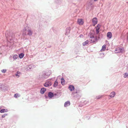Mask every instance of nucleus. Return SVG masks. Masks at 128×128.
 I'll list each match as a JSON object with an SVG mask.
<instances>
[{
  "label": "nucleus",
  "mask_w": 128,
  "mask_h": 128,
  "mask_svg": "<svg viewBox=\"0 0 128 128\" xmlns=\"http://www.w3.org/2000/svg\"><path fill=\"white\" fill-rule=\"evenodd\" d=\"M89 36L90 37V40L91 43H93L96 42L97 40V38L96 36L93 34L90 33Z\"/></svg>",
  "instance_id": "1"
},
{
  "label": "nucleus",
  "mask_w": 128,
  "mask_h": 128,
  "mask_svg": "<svg viewBox=\"0 0 128 128\" xmlns=\"http://www.w3.org/2000/svg\"><path fill=\"white\" fill-rule=\"evenodd\" d=\"M123 50V48H121L120 47H118L115 50V53H118L122 52Z\"/></svg>",
  "instance_id": "2"
},
{
  "label": "nucleus",
  "mask_w": 128,
  "mask_h": 128,
  "mask_svg": "<svg viewBox=\"0 0 128 128\" xmlns=\"http://www.w3.org/2000/svg\"><path fill=\"white\" fill-rule=\"evenodd\" d=\"M100 26L99 24H98L95 27V28H96V34H98L99 32V30L100 29Z\"/></svg>",
  "instance_id": "3"
},
{
  "label": "nucleus",
  "mask_w": 128,
  "mask_h": 128,
  "mask_svg": "<svg viewBox=\"0 0 128 128\" xmlns=\"http://www.w3.org/2000/svg\"><path fill=\"white\" fill-rule=\"evenodd\" d=\"M93 26H94L98 22L97 19L96 18H94L92 20Z\"/></svg>",
  "instance_id": "4"
},
{
  "label": "nucleus",
  "mask_w": 128,
  "mask_h": 128,
  "mask_svg": "<svg viewBox=\"0 0 128 128\" xmlns=\"http://www.w3.org/2000/svg\"><path fill=\"white\" fill-rule=\"evenodd\" d=\"M77 23L79 25H82L84 23L83 20L81 19H78L77 21Z\"/></svg>",
  "instance_id": "5"
},
{
  "label": "nucleus",
  "mask_w": 128,
  "mask_h": 128,
  "mask_svg": "<svg viewBox=\"0 0 128 128\" xmlns=\"http://www.w3.org/2000/svg\"><path fill=\"white\" fill-rule=\"evenodd\" d=\"M52 84L51 82H46L44 84V85L45 86L47 87L48 86H50Z\"/></svg>",
  "instance_id": "6"
},
{
  "label": "nucleus",
  "mask_w": 128,
  "mask_h": 128,
  "mask_svg": "<svg viewBox=\"0 0 128 128\" xmlns=\"http://www.w3.org/2000/svg\"><path fill=\"white\" fill-rule=\"evenodd\" d=\"M106 44H104L103 45L101 49L100 50L101 52H102L106 50Z\"/></svg>",
  "instance_id": "7"
},
{
  "label": "nucleus",
  "mask_w": 128,
  "mask_h": 128,
  "mask_svg": "<svg viewBox=\"0 0 128 128\" xmlns=\"http://www.w3.org/2000/svg\"><path fill=\"white\" fill-rule=\"evenodd\" d=\"M107 36L109 38H111L112 36V33L110 32H108L107 34Z\"/></svg>",
  "instance_id": "8"
},
{
  "label": "nucleus",
  "mask_w": 128,
  "mask_h": 128,
  "mask_svg": "<svg viewBox=\"0 0 128 128\" xmlns=\"http://www.w3.org/2000/svg\"><path fill=\"white\" fill-rule=\"evenodd\" d=\"M116 94L115 92H112L110 94L109 96L111 98H113L115 95Z\"/></svg>",
  "instance_id": "9"
},
{
  "label": "nucleus",
  "mask_w": 128,
  "mask_h": 128,
  "mask_svg": "<svg viewBox=\"0 0 128 128\" xmlns=\"http://www.w3.org/2000/svg\"><path fill=\"white\" fill-rule=\"evenodd\" d=\"M69 90L71 91H72L74 90V87L72 85H70L68 87Z\"/></svg>",
  "instance_id": "10"
},
{
  "label": "nucleus",
  "mask_w": 128,
  "mask_h": 128,
  "mask_svg": "<svg viewBox=\"0 0 128 128\" xmlns=\"http://www.w3.org/2000/svg\"><path fill=\"white\" fill-rule=\"evenodd\" d=\"M54 96V95L51 92H49L48 93V96L50 98H52V97H53Z\"/></svg>",
  "instance_id": "11"
},
{
  "label": "nucleus",
  "mask_w": 128,
  "mask_h": 128,
  "mask_svg": "<svg viewBox=\"0 0 128 128\" xmlns=\"http://www.w3.org/2000/svg\"><path fill=\"white\" fill-rule=\"evenodd\" d=\"M70 102L69 101H67L65 102L64 104V106L65 107H67L70 105Z\"/></svg>",
  "instance_id": "12"
},
{
  "label": "nucleus",
  "mask_w": 128,
  "mask_h": 128,
  "mask_svg": "<svg viewBox=\"0 0 128 128\" xmlns=\"http://www.w3.org/2000/svg\"><path fill=\"white\" fill-rule=\"evenodd\" d=\"M46 89L44 88H42L40 90V93L41 94H43L46 91Z\"/></svg>",
  "instance_id": "13"
},
{
  "label": "nucleus",
  "mask_w": 128,
  "mask_h": 128,
  "mask_svg": "<svg viewBox=\"0 0 128 128\" xmlns=\"http://www.w3.org/2000/svg\"><path fill=\"white\" fill-rule=\"evenodd\" d=\"M8 111V110L7 109H2L0 111V112L1 113H3L4 112H7Z\"/></svg>",
  "instance_id": "14"
},
{
  "label": "nucleus",
  "mask_w": 128,
  "mask_h": 128,
  "mask_svg": "<svg viewBox=\"0 0 128 128\" xmlns=\"http://www.w3.org/2000/svg\"><path fill=\"white\" fill-rule=\"evenodd\" d=\"M24 56V54L23 53H21L19 55V56L20 58H22Z\"/></svg>",
  "instance_id": "15"
},
{
  "label": "nucleus",
  "mask_w": 128,
  "mask_h": 128,
  "mask_svg": "<svg viewBox=\"0 0 128 128\" xmlns=\"http://www.w3.org/2000/svg\"><path fill=\"white\" fill-rule=\"evenodd\" d=\"M61 82L62 85H64L65 84V80L63 78H62L61 80Z\"/></svg>",
  "instance_id": "16"
},
{
  "label": "nucleus",
  "mask_w": 128,
  "mask_h": 128,
  "mask_svg": "<svg viewBox=\"0 0 128 128\" xmlns=\"http://www.w3.org/2000/svg\"><path fill=\"white\" fill-rule=\"evenodd\" d=\"M89 42V41L88 40H87L86 41H85L84 42L83 44H82L84 46H85L86 45V44H88V42Z\"/></svg>",
  "instance_id": "17"
},
{
  "label": "nucleus",
  "mask_w": 128,
  "mask_h": 128,
  "mask_svg": "<svg viewBox=\"0 0 128 128\" xmlns=\"http://www.w3.org/2000/svg\"><path fill=\"white\" fill-rule=\"evenodd\" d=\"M21 74L19 72H18L16 74V76L18 78V77Z\"/></svg>",
  "instance_id": "18"
},
{
  "label": "nucleus",
  "mask_w": 128,
  "mask_h": 128,
  "mask_svg": "<svg viewBox=\"0 0 128 128\" xmlns=\"http://www.w3.org/2000/svg\"><path fill=\"white\" fill-rule=\"evenodd\" d=\"M18 58V56L17 55H15L13 56V58L14 60L17 59Z\"/></svg>",
  "instance_id": "19"
},
{
  "label": "nucleus",
  "mask_w": 128,
  "mask_h": 128,
  "mask_svg": "<svg viewBox=\"0 0 128 128\" xmlns=\"http://www.w3.org/2000/svg\"><path fill=\"white\" fill-rule=\"evenodd\" d=\"M32 34V31L30 30H29L28 31V34L29 35H31Z\"/></svg>",
  "instance_id": "20"
},
{
  "label": "nucleus",
  "mask_w": 128,
  "mask_h": 128,
  "mask_svg": "<svg viewBox=\"0 0 128 128\" xmlns=\"http://www.w3.org/2000/svg\"><path fill=\"white\" fill-rule=\"evenodd\" d=\"M102 96L101 95H99L97 96H96V98L97 99H99L101 98Z\"/></svg>",
  "instance_id": "21"
},
{
  "label": "nucleus",
  "mask_w": 128,
  "mask_h": 128,
  "mask_svg": "<svg viewBox=\"0 0 128 128\" xmlns=\"http://www.w3.org/2000/svg\"><path fill=\"white\" fill-rule=\"evenodd\" d=\"M58 82L56 80L54 84V86L55 87H56L58 85Z\"/></svg>",
  "instance_id": "22"
},
{
  "label": "nucleus",
  "mask_w": 128,
  "mask_h": 128,
  "mask_svg": "<svg viewBox=\"0 0 128 128\" xmlns=\"http://www.w3.org/2000/svg\"><path fill=\"white\" fill-rule=\"evenodd\" d=\"M14 96L16 98H17V97H19V96L18 94H14Z\"/></svg>",
  "instance_id": "23"
},
{
  "label": "nucleus",
  "mask_w": 128,
  "mask_h": 128,
  "mask_svg": "<svg viewBox=\"0 0 128 128\" xmlns=\"http://www.w3.org/2000/svg\"><path fill=\"white\" fill-rule=\"evenodd\" d=\"M128 76V74L127 73H125L124 74V78H126Z\"/></svg>",
  "instance_id": "24"
},
{
  "label": "nucleus",
  "mask_w": 128,
  "mask_h": 128,
  "mask_svg": "<svg viewBox=\"0 0 128 128\" xmlns=\"http://www.w3.org/2000/svg\"><path fill=\"white\" fill-rule=\"evenodd\" d=\"M6 70H2V72L4 73H5L6 72Z\"/></svg>",
  "instance_id": "25"
},
{
  "label": "nucleus",
  "mask_w": 128,
  "mask_h": 128,
  "mask_svg": "<svg viewBox=\"0 0 128 128\" xmlns=\"http://www.w3.org/2000/svg\"><path fill=\"white\" fill-rule=\"evenodd\" d=\"M94 0V1H97L98 0Z\"/></svg>",
  "instance_id": "26"
},
{
  "label": "nucleus",
  "mask_w": 128,
  "mask_h": 128,
  "mask_svg": "<svg viewBox=\"0 0 128 128\" xmlns=\"http://www.w3.org/2000/svg\"><path fill=\"white\" fill-rule=\"evenodd\" d=\"M80 36H82V35H80Z\"/></svg>",
  "instance_id": "27"
}]
</instances>
